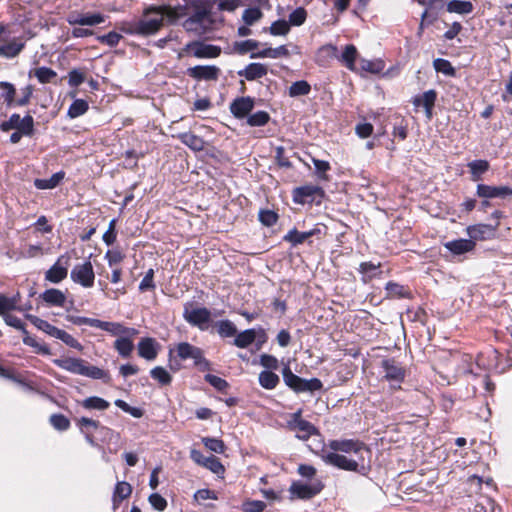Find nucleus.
Here are the masks:
<instances>
[{
    "label": "nucleus",
    "mask_w": 512,
    "mask_h": 512,
    "mask_svg": "<svg viewBox=\"0 0 512 512\" xmlns=\"http://www.w3.org/2000/svg\"><path fill=\"white\" fill-rule=\"evenodd\" d=\"M216 0H183V4L167 8L168 17L180 18L188 16L183 22V28L198 36L203 35L207 23H211L210 16Z\"/></svg>",
    "instance_id": "nucleus-1"
},
{
    "label": "nucleus",
    "mask_w": 512,
    "mask_h": 512,
    "mask_svg": "<svg viewBox=\"0 0 512 512\" xmlns=\"http://www.w3.org/2000/svg\"><path fill=\"white\" fill-rule=\"evenodd\" d=\"M53 363L72 374L85 376L91 379L103 380L104 382H109L110 375L107 371L97 367L90 365L87 361L81 358H60L54 359Z\"/></svg>",
    "instance_id": "nucleus-2"
},
{
    "label": "nucleus",
    "mask_w": 512,
    "mask_h": 512,
    "mask_svg": "<svg viewBox=\"0 0 512 512\" xmlns=\"http://www.w3.org/2000/svg\"><path fill=\"white\" fill-rule=\"evenodd\" d=\"M26 318L39 330L45 332L51 337H54L56 339L61 340L63 343H65L67 346L74 348L78 351L83 350L82 344L75 339L72 335L67 333L66 331L59 329L53 325H51L46 320L40 319L37 316L27 314Z\"/></svg>",
    "instance_id": "nucleus-3"
},
{
    "label": "nucleus",
    "mask_w": 512,
    "mask_h": 512,
    "mask_svg": "<svg viewBox=\"0 0 512 512\" xmlns=\"http://www.w3.org/2000/svg\"><path fill=\"white\" fill-rule=\"evenodd\" d=\"M284 383L296 393L313 392L322 388V382L318 378L303 379L294 374L288 365L282 369Z\"/></svg>",
    "instance_id": "nucleus-4"
},
{
    "label": "nucleus",
    "mask_w": 512,
    "mask_h": 512,
    "mask_svg": "<svg viewBox=\"0 0 512 512\" xmlns=\"http://www.w3.org/2000/svg\"><path fill=\"white\" fill-rule=\"evenodd\" d=\"M167 8H171V5L168 6H160L157 8H151L147 12L150 13L154 11L156 13L155 16L149 17L145 15L144 18L139 20L135 25L133 31L136 34L141 35H150L159 30V28L163 24V16H168Z\"/></svg>",
    "instance_id": "nucleus-5"
},
{
    "label": "nucleus",
    "mask_w": 512,
    "mask_h": 512,
    "mask_svg": "<svg viewBox=\"0 0 512 512\" xmlns=\"http://www.w3.org/2000/svg\"><path fill=\"white\" fill-rule=\"evenodd\" d=\"M381 368L383 377L390 383L391 389H400L406 375L404 367L394 358H387L381 361Z\"/></svg>",
    "instance_id": "nucleus-6"
},
{
    "label": "nucleus",
    "mask_w": 512,
    "mask_h": 512,
    "mask_svg": "<svg viewBox=\"0 0 512 512\" xmlns=\"http://www.w3.org/2000/svg\"><path fill=\"white\" fill-rule=\"evenodd\" d=\"M320 456L323 462L327 465L345 471L360 472V465L358 461L350 459L346 455L328 450L326 447H323Z\"/></svg>",
    "instance_id": "nucleus-7"
},
{
    "label": "nucleus",
    "mask_w": 512,
    "mask_h": 512,
    "mask_svg": "<svg viewBox=\"0 0 512 512\" xmlns=\"http://www.w3.org/2000/svg\"><path fill=\"white\" fill-rule=\"evenodd\" d=\"M183 318L190 325L206 330L211 320V312L205 307H195L187 303L184 307Z\"/></svg>",
    "instance_id": "nucleus-8"
},
{
    "label": "nucleus",
    "mask_w": 512,
    "mask_h": 512,
    "mask_svg": "<svg viewBox=\"0 0 512 512\" xmlns=\"http://www.w3.org/2000/svg\"><path fill=\"white\" fill-rule=\"evenodd\" d=\"M302 411L298 410L291 415L288 421V428L296 433L300 440H308L312 435H318V429L309 421L302 419Z\"/></svg>",
    "instance_id": "nucleus-9"
},
{
    "label": "nucleus",
    "mask_w": 512,
    "mask_h": 512,
    "mask_svg": "<svg viewBox=\"0 0 512 512\" xmlns=\"http://www.w3.org/2000/svg\"><path fill=\"white\" fill-rule=\"evenodd\" d=\"M2 131L19 130L24 136H32L34 133V119L31 115H25L23 118L19 114H12L7 121L1 123Z\"/></svg>",
    "instance_id": "nucleus-10"
},
{
    "label": "nucleus",
    "mask_w": 512,
    "mask_h": 512,
    "mask_svg": "<svg viewBox=\"0 0 512 512\" xmlns=\"http://www.w3.org/2000/svg\"><path fill=\"white\" fill-rule=\"evenodd\" d=\"M184 52L191 53L198 59H211L217 58L221 54V48L216 45L207 44L202 41H192L187 43Z\"/></svg>",
    "instance_id": "nucleus-11"
},
{
    "label": "nucleus",
    "mask_w": 512,
    "mask_h": 512,
    "mask_svg": "<svg viewBox=\"0 0 512 512\" xmlns=\"http://www.w3.org/2000/svg\"><path fill=\"white\" fill-rule=\"evenodd\" d=\"M70 277L73 282L80 284L84 288L92 287L95 279L92 263L87 260L76 264L70 272Z\"/></svg>",
    "instance_id": "nucleus-12"
},
{
    "label": "nucleus",
    "mask_w": 512,
    "mask_h": 512,
    "mask_svg": "<svg viewBox=\"0 0 512 512\" xmlns=\"http://www.w3.org/2000/svg\"><path fill=\"white\" fill-rule=\"evenodd\" d=\"M177 356L181 360L192 359L194 365L200 368H207L209 363L203 356V351L188 342H181L176 346Z\"/></svg>",
    "instance_id": "nucleus-13"
},
{
    "label": "nucleus",
    "mask_w": 512,
    "mask_h": 512,
    "mask_svg": "<svg viewBox=\"0 0 512 512\" xmlns=\"http://www.w3.org/2000/svg\"><path fill=\"white\" fill-rule=\"evenodd\" d=\"M323 484L319 480H315L312 483H303L300 481L293 482L290 486L289 492L292 497L298 499H311L315 495L321 492Z\"/></svg>",
    "instance_id": "nucleus-14"
},
{
    "label": "nucleus",
    "mask_w": 512,
    "mask_h": 512,
    "mask_svg": "<svg viewBox=\"0 0 512 512\" xmlns=\"http://www.w3.org/2000/svg\"><path fill=\"white\" fill-rule=\"evenodd\" d=\"M328 450L344 454H360L363 450L369 451L365 444L353 439L331 440L326 447Z\"/></svg>",
    "instance_id": "nucleus-15"
},
{
    "label": "nucleus",
    "mask_w": 512,
    "mask_h": 512,
    "mask_svg": "<svg viewBox=\"0 0 512 512\" xmlns=\"http://www.w3.org/2000/svg\"><path fill=\"white\" fill-rule=\"evenodd\" d=\"M68 262V256H60L57 261L46 271L45 280L54 284H58L63 281L68 275Z\"/></svg>",
    "instance_id": "nucleus-16"
},
{
    "label": "nucleus",
    "mask_w": 512,
    "mask_h": 512,
    "mask_svg": "<svg viewBox=\"0 0 512 512\" xmlns=\"http://www.w3.org/2000/svg\"><path fill=\"white\" fill-rule=\"evenodd\" d=\"M499 226V222H495L494 225L492 224H476V225H470L466 228L467 235L469 236L470 240H473L475 243L476 241H483L492 239L496 235L497 228Z\"/></svg>",
    "instance_id": "nucleus-17"
},
{
    "label": "nucleus",
    "mask_w": 512,
    "mask_h": 512,
    "mask_svg": "<svg viewBox=\"0 0 512 512\" xmlns=\"http://www.w3.org/2000/svg\"><path fill=\"white\" fill-rule=\"evenodd\" d=\"M187 74L198 81H216L219 78L220 69L215 65H197L188 68Z\"/></svg>",
    "instance_id": "nucleus-18"
},
{
    "label": "nucleus",
    "mask_w": 512,
    "mask_h": 512,
    "mask_svg": "<svg viewBox=\"0 0 512 512\" xmlns=\"http://www.w3.org/2000/svg\"><path fill=\"white\" fill-rule=\"evenodd\" d=\"M106 17L101 13H70L66 21L69 25H80V26H95L105 21Z\"/></svg>",
    "instance_id": "nucleus-19"
},
{
    "label": "nucleus",
    "mask_w": 512,
    "mask_h": 512,
    "mask_svg": "<svg viewBox=\"0 0 512 512\" xmlns=\"http://www.w3.org/2000/svg\"><path fill=\"white\" fill-rule=\"evenodd\" d=\"M25 48V41L22 38L13 37L0 42V57L13 59Z\"/></svg>",
    "instance_id": "nucleus-20"
},
{
    "label": "nucleus",
    "mask_w": 512,
    "mask_h": 512,
    "mask_svg": "<svg viewBox=\"0 0 512 512\" xmlns=\"http://www.w3.org/2000/svg\"><path fill=\"white\" fill-rule=\"evenodd\" d=\"M323 190L316 185H304L293 190V200L298 204L312 202L315 196H322Z\"/></svg>",
    "instance_id": "nucleus-21"
},
{
    "label": "nucleus",
    "mask_w": 512,
    "mask_h": 512,
    "mask_svg": "<svg viewBox=\"0 0 512 512\" xmlns=\"http://www.w3.org/2000/svg\"><path fill=\"white\" fill-rule=\"evenodd\" d=\"M477 195L481 198H506L512 196V188L509 186L477 185Z\"/></svg>",
    "instance_id": "nucleus-22"
},
{
    "label": "nucleus",
    "mask_w": 512,
    "mask_h": 512,
    "mask_svg": "<svg viewBox=\"0 0 512 512\" xmlns=\"http://www.w3.org/2000/svg\"><path fill=\"white\" fill-rule=\"evenodd\" d=\"M253 108L254 100L249 96L237 98L230 105L231 113L238 119L248 116Z\"/></svg>",
    "instance_id": "nucleus-23"
},
{
    "label": "nucleus",
    "mask_w": 512,
    "mask_h": 512,
    "mask_svg": "<svg viewBox=\"0 0 512 512\" xmlns=\"http://www.w3.org/2000/svg\"><path fill=\"white\" fill-rule=\"evenodd\" d=\"M138 355L147 361L154 360L158 355V343L154 338H142L137 345Z\"/></svg>",
    "instance_id": "nucleus-24"
},
{
    "label": "nucleus",
    "mask_w": 512,
    "mask_h": 512,
    "mask_svg": "<svg viewBox=\"0 0 512 512\" xmlns=\"http://www.w3.org/2000/svg\"><path fill=\"white\" fill-rule=\"evenodd\" d=\"M443 246L453 255L460 256L473 251L476 243L470 239H457L445 242Z\"/></svg>",
    "instance_id": "nucleus-25"
},
{
    "label": "nucleus",
    "mask_w": 512,
    "mask_h": 512,
    "mask_svg": "<svg viewBox=\"0 0 512 512\" xmlns=\"http://www.w3.org/2000/svg\"><path fill=\"white\" fill-rule=\"evenodd\" d=\"M318 234H321V229L319 227H315L309 231L304 232H300L296 228H293L284 235L283 240L285 242L291 243L292 246H297L304 243L310 237Z\"/></svg>",
    "instance_id": "nucleus-26"
},
{
    "label": "nucleus",
    "mask_w": 512,
    "mask_h": 512,
    "mask_svg": "<svg viewBox=\"0 0 512 512\" xmlns=\"http://www.w3.org/2000/svg\"><path fill=\"white\" fill-rule=\"evenodd\" d=\"M101 330H104L110 333L113 336L121 337L123 335H137L138 330L132 327H125L121 323L118 322H108V321H99L98 327Z\"/></svg>",
    "instance_id": "nucleus-27"
},
{
    "label": "nucleus",
    "mask_w": 512,
    "mask_h": 512,
    "mask_svg": "<svg viewBox=\"0 0 512 512\" xmlns=\"http://www.w3.org/2000/svg\"><path fill=\"white\" fill-rule=\"evenodd\" d=\"M268 67L262 63H250L243 70L238 71L240 77H244L248 81H254L266 76Z\"/></svg>",
    "instance_id": "nucleus-28"
},
{
    "label": "nucleus",
    "mask_w": 512,
    "mask_h": 512,
    "mask_svg": "<svg viewBox=\"0 0 512 512\" xmlns=\"http://www.w3.org/2000/svg\"><path fill=\"white\" fill-rule=\"evenodd\" d=\"M338 57V49L333 44L321 46L315 55V62L320 66H327L329 62Z\"/></svg>",
    "instance_id": "nucleus-29"
},
{
    "label": "nucleus",
    "mask_w": 512,
    "mask_h": 512,
    "mask_svg": "<svg viewBox=\"0 0 512 512\" xmlns=\"http://www.w3.org/2000/svg\"><path fill=\"white\" fill-rule=\"evenodd\" d=\"M20 294L17 293L12 297H7L3 294L0 295V316L4 317L10 311H23L24 309L19 305Z\"/></svg>",
    "instance_id": "nucleus-30"
},
{
    "label": "nucleus",
    "mask_w": 512,
    "mask_h": 512,
    "mask_svg": "<svg viewBox=\"0 0 512 512\" xmlns=\"http://www.w3.org/2000/svg\"><path fill=\"white\" fill-rule=\"evenodd\" d=\"M136 335H123L121 337H118L114 342V348L118 352V354L123 358H128L133 349V338Z\"/></svg>",
    "instance_id": "nucleus-31"
},
{
    "label": "nucleus",
    "mask_w": 512,
    "mask_h": 512,
    "mask_svg": "<svg viewBox=\"0 0 512 512\" xmlns=\"http://www.w3.org/2000/svg\"><path fill=\"white\" fill-rule=\"evenodd\" d=\"M40 297L50 306L63 307L66 301L65 294L61 290L54 288L45 290Z\"/></svg>",
    "instance_id": "nucleus-32"
},
{
    "label": "nucleus",
    "mask_w": 512,
    "mask_h": 512,
    "mask_svg": "<svg viewBox=\"0 0 512 512\" xmlns=\"http://www.w3.org/2000/svg\"><path fill=\"white\" fill-rule=\"evenodd\" d=\"M177 138L193 151H202L205 147L203 138L191 132L180 133Z\"/></svg>",
    "instance_id": "nucleus-33"
},
{
    "label": "nucleus",
    "mask_w": 512,
    "mask_h": 512,
    "mask_svg": "<svg viewBox=\"0 0 512 512\" xmlns=\"http://www.w3.org/2000/svg\"><path fill=\"white\" fill-rule=\"evenodd\" d=\"M131 493H132V486L128 482H126V481L117 482V484L114 488L113 497H112L113 508L117 509L119 504L121 503V501L128 498L131 495Z\"/></svg>",
    "instance_id": "nucleus-34"
},
{
    "label": "nucleus",
    "mask_w": 512,
    "mask_h": 512,
    "mask_svg": "<svg viewBox=\"0 0 512 512\" xmlns=\"http://www.w3.org/2000/svg\"><path fill=\"white\" fill-rule=\"evenodd\" d=\"M290 55L286 45H281L276 48H266L256 53H252L250 58H272L277 59L280 57H288Z\"/></svg>",
    "instance_id": "nucleus-35"
},
{
    "label": "nucleus",
    "mask_w": 512,
    "mask_h": 512,
    "mask_svg": "<svg viewBox=\"0 0 512 512\" xmlns=\"http://www.w3.org/2000/svg\"><path fill=\"white\" fill-rule=\"evenodd\" d=\"M358 55L357 48L352 45H346L342 54L338 56V60L341 61L347 69L350 71H356L355 61Z\"/></svg>",
    "instance_id": "nucleus-36"
},
{
    "label": "nucleus",
    "mask_w": 512,
    "mask_h": 512,
    "mask_svg": "<svg viewBox=\"0 0 512 512\" xmlns=\"http://www.w3.org/2000/svg\"><path fill=\"white\" fill-rule=\"evenodd\" d=\"M473 8V4L470 1L451 0L447 3V11L449 13L465 15L471 13Z\"/></svg>",
    "instance_id": "nucleus-37"
},
{
    "label": "nucleus",
    "mask_w": 512,
    "mask_h": 512,
    "mask_svg": "<svg viewBox=\"0 0 512 512\" xmlns=\"http://www.w3.org/2000/svg\"><path fill=\"white\" fill-rule=\"evenodd\" d=\"M64 178L63 172H57L54 173L50 178L48 179H35L34 180V186L37 189L45 190V189H53L61 182V180Z\"/></svg>",
    "instance_id": "nucleus-38"
},
{
    "label": "nucleus",
    "mask_w": 512,
    "mask_h": 512,
    "mask_svg": "<svg viewBox=\"0 0 512 512\" xmlns=\"http://www.w3.org/2000/svg\"><path fill=\"white\" fill-rule=\"evenodd\" d=\"M256 339V332L254 329H246L238 333L233 341V344L238 348H247Z\"/></svg>",
    "instance_id": "nucleus-39"
},
{
    "label": "nucleus",
    "mask_w": 512,
    "mask_h": 512,
    "mask_svg": "<svg viewBox=\"0 0 512 512\" xmlns=\"http://www.w3.org/2000/svg\"><path fill=\"white\" fill-rule=\"evenodd\" d=\"M471 178L473 181H479L482 175L488 171L489 163L486 160H474L468 163Z\"/></svg>",
    "instance_id": "nucleus-40"
},
{
    "label": "nucleus",
    "mask_w": 512,
    "mask_h": 512,
    "mask_svg": "<svg viewBox=\"0 0 512 512\" xmlns=\"http://www.w3.org/2000/svg\"><path fill=\"white\" fill-rule=\"evenodd\" d=\"M279 376L272 371L264 370L259 374V384L268 390L276 388L279 384Z\"/></svg>",
    "instance_id": "nucleus-41"
},
{
    "label": "nucleus",
    "mask_w": 512,
    "mask_h": 512,
    "mask_svg": "<svg viewBox=\"0 0 512 512\" xmlns=\"http://www.w3.org/2000/svg\"><path fill=\"white\" fill-rule=\"evenodd\" d=\"M88 103L83 99H76L69 106L67 115L74 119L85 114L88 110Z\"/></svg>",
    "instance_id": "nucleus-42"
},
{
    "label": "nucleus",
    "mask_w": 512,
    "mask_h": 512,
    "mask_svg": "<svg viewBox=\"0 0 512 512\" xmlns=\"http://www.w3.org/2000/svg\"><path fill=\"white\" fill-rule=\"evenodd\" d=\"M216 327L218 334L223 338L235 336L237 333L235 324L228 319L218 321Z\"/></svg>",
    "instance_id": "nucleus-43"
},
{
    "label": "nucleus",
    "mask_w": 512,
    "mask_h": 512,
    "mask_svg": "<svg viewBox=\"0 0 512 512\" xmlns=\"http://www.w3.org/2000/svg\"><path fill=\"white\" fill-rule=\"evenodd\" d=\"M82 406L86 409H94V410H105L107 409L110 404L105 399L98 397V396H92L88 397L83 400Z\"/></svg>",
    "instance_id": "nucleus-44"
},
{
    "label": "nucleus",
    "mask_w": 512,
    "mask_h": 512,
    "mask_svg": "<svg viewBox=\"0 0 512 512\" xmlns=\"http://www.w3.org/2000/svg\"><path fill=\"white\" fill-rule=\"evenodd\" d=\"M150 376L160 385H169L172 381L170 373L161 366H156L151 369Z\"/></svg>",
    "instance_id": "nucleus-45"
},
{
    "label": "nucleus",
    "mask_w": 512,
    "mask_h": 512,
    "mask_svg": "<svg viewBox=\"0 0 512 512\" xmlns=\"http://www.w3.org/2000/svg\"><path fill=\"white\" fill-rule=\"evenodd\" d=\"M0 88L3 89L2 97L4 98V101L6 102L7 106L11 107L15 105V94L16 89L13 84L6 81L0 82Z\"/></svg>",
    "instance_id": "nucleus-46"
},
{
    "label": "nucleus",
    "mask_w": 512,
    "mask_h": 512,
    "mask_svg": "<svg viewBox=\"0 0 512 512\" xmlns=\"http://www.w3.org/2000/svg\"><path fill=\"white\" fill-rule=\"evenodd\" d=\"M311 87L307 81L300 80L291 84L289 87V95L291 97L304 96L309 94Z\"/></svg>",
    "instance_id": "nucleus-47"
},
{
    "label": "nucleus",
    "mask_w": 512,
    "mask_h": 512,
    "mask_svg": "<svg viewBox=\"0 0 512 512\" xmlns=\"http://www.w3.org/2000/svg\"><path fill=\"white\" fill-rule=\"evenodd\" d=\"M34 76L40 83L46 84L50 83L57 76V73L51 68L42 66L35 69Z\"/></svg>",
    "instance_id": "nucleus-48"
},
{
    "label": "nucleus",
    "mask_w": 512,
    "mask_h": 512,
    "mask_svg": "<svg viewBox=\"0 0 512 512\" xmlns=\"http://www.w3.org/2000/svg\"><path fill=\"white\" fill-rule=\"evenodd\" d=\"M360 68L362 71L369 72L372 74H377L383 70L384 64L381 60L361 59L360 60Z\"/></svg>",
    "instance_id": "nucleus-49"
},
{
    "label": "nucleus",
    "mask_w": 512,
    "mask_h": 512,
    "mask_svg": "<svg viewBox=\"0 0 512 512\" xmlns=\"http://www.w3.org/2000/svg\"><path fill=\"white\" fill-rule=\"evenodd\" d=\"M387 294L391 298H405L408 297L409 293L404 286L395 283L388 282L385 287Z\"/></svg>",
    "instance_id": "nucleus-50"
},
{
    "label": "nucleus",
    "mask_w": 512,
    "mask_h": 512,
    "mask_svg": "<svg viewBox=\"0 0 512 512\" xmlns=\"http://www.w3.org/2000/svg\"><path fill=\"white\" fill-rule=\"evenodd\" d=\"M270 116L265 111H257L247 118V124L252 127L264 126L268 123Z\"/></svg>",
    "instance_id": "nucleus-51"
},
{
    "label": "nucleus",
    "mask_w": 512,
    "mask_h": 512,
    "mask_svg": "<svg viewBox=\"0 0 512 512\" xmlns=\"http://www.w3.org/2000/svg\"><path fill=\"white\" fill-rule=\"evenodd\" d=\"M436 97L437 95L434 90H428L425 91L421 97L415 98L413 104L415 106L422 105L424 108H429V106H434Z\"/></svg>",
    "instance_id": "nucleus-52"
},
{
    "label": "nucleus",
    "mask_w": 512,
    "mask_h": 512,
    "mask_svg": "<svg viewBox=\"0 0 512 512\" xmlns=\"http://www.w3.org/2000/svg\"><path fill=\"white\" fill-rule=\"evenodd\" d=\"M290 31V25L286 20L274 21L269 27V32L273 36H284Z\"/></svg>",
    "instance_id": "nucleus-53"
},
{
    "label": "nucleus",
    "mask_w": 512,
    "mask_h": 512,
    "mask_svg": "<svg viewBox=\"0 0 512 512\" xmlns=\"http://www.w3.org/2000/svg\"><path fill=\"white\" fill-rule=\"evenodd\" d=\"M23 343L35 348L36 352L42 355H51V349L46 344L39 343L35 338L24 334Z\"/></svg>",
    "instance_id": "nucleus-54"
},
{
    "label": "nucleus",
    "mask_w": 512,
    "mask_h": 512,
    "mask_svg": "<svg viewBox=\"0 0 512 512\" xmlns=\"http://www.w3.org/2000/svg\"><path fill=\"white\" fill-rule=\"evenodd\" d=\"M262 16L263 14L259 8H247L243 11L242 19L247 26H251L258 20H260Z\"/></svg>",
    "instance_id": "nucleus-55"
},
{
    "label": "nucleus",
    "mask_w": 512,
    "mask_h": 512,
    "mask_svg": "<svg viewBox=\"0 0 512 512\" xmlns=\"http://www.w3.org/2000/svg\"><path fill=\"white\" fill-rule=\"evenodd\" d=\"M433 66L437 72L443 73L444 75L453 76L455 74L454 67L446 59H442V58L435 59L433 61Z\"/></svg>",
    "instance_id": "nucleus-56"
},
{
    "label": "nucleus",
    "mask_w": 512,
    "mask_h": 512,
    "mask_svg": "<svg viewBox=\"0 0 512 512\" xmlns=\"http://www.w3.org/2000/svg\"><path fill=\"white\" fill-rule=\"evenodd\" d=\"M307 18V12L304 8L298 7L289 14V20L287 21L291 26H301Z\"/></svg>",
    "instance_id": "nucleus-57"
},
{
    "label": "nucleus",
    "mask_w": 512,
    "mask_h": 512,
    "mask_svg": "<svg viewBox=\"0 0 512 512\" xmlns=\"http://www.w3.org/2000/svg\"><path fill=\"white\" fill-rule=\"evenodd\" d=\"M258 218L264 226L271 227L277 223L278 214L273 210H260Z\"/></svg>",
    "instance_id": "nucleus-58"
},
{
    "label": "nucleus",
    "mask_w": 512,
    "mask_h": 512,
    "mask_svg": "<svg viewBox=\"0 0 512 512\" xmlns=\"http://www.w3.org/2000/svg\"><path fill=\"white\" fill-rule=\"evenodd\" d=\"M203 467L207 468L216 475H223L225 472L223 464L215 456H209L207 460H205Z\"/></svg>",
    "instance_id": "nucleus-59"
},
{
    "label": "nucleus",
    "mask_w": 512,
    "mask_h": 512,
    "mask_svg": "<svg viewBox=\"0 0 512 512\" xmlns=\"http://www.w3.org/2000/svg\"><path fill=\"white\" fill-rule=\"evenodd\" d=\"M50 424L59 431H66L70 427L69 419L63 414H53L50 416Z\"/></svg>",
    "instance_id": "nucleus-60"
},
{
    "label": "nucleus",
    "mask_w": 512,
    "mask_h": 512,
    "mask_svg": "<svg viewBox=\"0 0 512 512\" xmlns=\"http://www.w3.org/2000/svg\"><path fill=\"white\" fill-rule=\"evenodd\" d=\"M203 444L206 448L209 450L222 454L225 451V444L222 440L217 438H211V437H204L202 439Z\"/></svg>",
    "instance_id": "nucleus-61"
},
{
    "label": "nucleus",
    "mask_w": 512,
    "mask_h": 512,
    "mask_svg": "<svg viewBox=\"0 0 512 512\" xmlns=\"http://www.w3.org/2000/svg\"><path fill=\"white\" fill-rule=\"evenodd\" d=\"M258 46H259V43L256 40L248 39V40L236 42L234 44V49L239 54L243 55V54H246V53H248L250 51L255 50Z\"/></svg>",
    "instance_id": "nucleus-62"
},
{
    "label": "nucleus",
    "mask_w": 512,
    "mask_h": 512,
    "mask_svg": "<svg viewBox=\"0 0 512 512\" xmlns=\"http://www.w3.org/2000/svg\"><path fill=\"white\" fill-rule=\"evenodd\" d=\"M380 268V264H374L372 262H362L359 267L360 273L364 275V281L371 279L376 275L377 270Z\"/></svg>",
    "instance_id": "nucleus-63"
},
{
    "label": "nucleus",
    "mask_w": 512,
    "mask_h": 512,
    "mask_svg": "<svg viewBox=\"0 0 512 512\" xmlns=\"http://www.w3.org/2000/svg\"><path fill=\"white\" fill-rule=\"evenodd\" d=\"M265 508L266 503L261 500H247L241 507L244 512H262Z\"/></svg>",
    "instance_id": "nucleus-64"
}]
</instances>
